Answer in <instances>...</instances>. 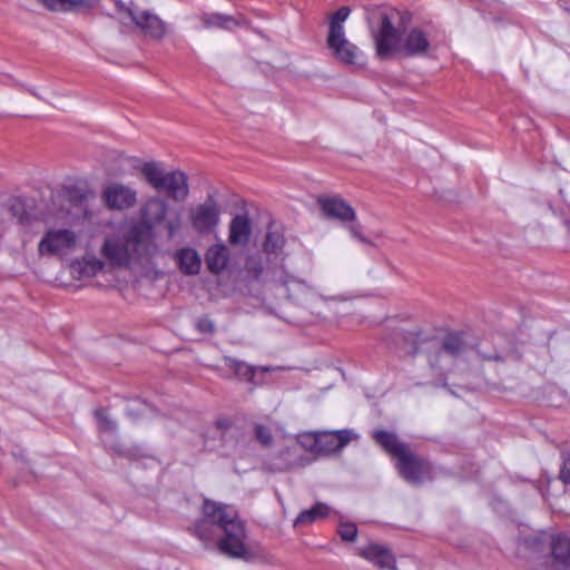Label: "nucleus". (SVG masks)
Returning a JSON list of instances; mask_svg holds the SVG:
<instances>
[{"label":"nucleus","mask_w":570,"mask_h":570,"mask_svg":"<svg viewBox=\"0 0 570 570\" xmlns=\"http://www.w3.org/2000/svg\"><path fill=\"white\" fill-rule=\"evenodd\" d=\"M470 348V344L466 337L462 333H450L442 338L440 346L438 347L435 358L429 357L430 364L435 366L439 357L442 355H449L453 358L459 357L466 353Z\"/></svg>","instance_id":"nucleus-13"},{"label":"nucleus","mask_w":570,"mask_h":570,"mask_svg":"<svg viewBox=\"0 0 570 570\" xmlns=\"http://www.w3.org/2000/svg\"><path fill=\"white\" fill-rule=\"evenodd\" d=\"M229 261V249L225 244L210 246L205 254V262L212 274H220Z\"/></svg>","instance_id":"nucleus-16"},{"label":"nucleus","mask_w":570,"mask_h":570,"mask_svg":"<svg viewBox=\"0 0 570 570\" xmlns=\"http://www.w3.org/2000/svg\"><path fill=\"white\" fill-rule=\"evenodd\" d=\"M203 21L206 27H222L225 29H230L233 26H236V21L230 16H224L219 13L206 16L203 18Z\"/></svg>","instance_id":"nucleus-27"},{"label":"nucleus","mask_w":570,"mask_h":570,"mask_svg":"<svg viewBox=\"0 0 570 570\" xmlns=\"http://www.w3.org/2000/svg\"><path fill=\"white\" fill-rule=\"evenodd\" d=\"M560 479L564 483H570V458H564L563 464L560 471Z\"/></svg>","instance_id":"nucleus-36"},{"label":"nucleus","mask_w":570,"mask_h":570,"mask_svg":"<svg viewBox=\"0 0 570 570\" xmlns=\"http://www.w3.org/2000/svg\"><path fill=\"white\" fill-rule=\"evenodd\" d=\"M12 483L14 487H17L19 484V482L17 480H14Z\"/></svg>","instance_id":"nucleus-43"},{"label":"nucleus","mask_w":570,"mask_h":570,"mask_svg":"<svg viewBox=\"0 0 570 570\" xmlns=\"http://www.w3.org/2000/svg\"><path fill=\"white\" fill-rule=\"evenodd\" d=\"M220 208L213 195H208L206 200L189 209V220L191 227L198 234H208L219 224Z\"/></svg>","instance_id":"nucleus-8"},{"label":"nucleus","mask_w":570,"mask_h":570,"mask_svg":"<svg viewBox=\"0 0 570 570\" xmlns=\"http://www.w3.org/2000/svg\"><path fill=\"white\" fill-rule=\"evenodd\" d=\"M282 284L287 291L288 297L296 303L307 302L308 298L315 294L313 286L292 275L286 274Z\"/></svg>","instance_id":"nucleus-18"},{"label":"nucleus","mask_w":570,"mask_h":570,"mask_svg":"<svg viewBox=\"0 0 570 570\" xmlns=\"http://www.w3.org/2000/svg\"><path fill=\"white\" fill-rule=\"evenodd\" d=\"M355 434L351 430L316 432L314 443H317V452L332 453L343 449Z\"/></svg>","instance_id":"nucleus-12"},{"label":"nucleus","mask_w":570,"mask_h":570,"mask_svg":"<svg viewBox=\"0 0 570 570\" xmlns=\"http://www.w3.org/2000/svg\"><path fill=\"white\" fill-rule=\"evenodd\" d=\"M101 198L109 209L124 210L135 206L137 191L124 184H110L102 190Z\"/></svg>","instance_id":"nucleus-10"},{"label":"nucleus","mask_w":570,"mask_h":570,"mask_svg":"<svg viewBox=\"0 0 570 570\" xmlns=\"http://www.w3.org/2000/svg\"><path fill=\"white\" fill-rule=\"evenodd\" d=\"M480 355L482 356V358L487 360V361H503L504 357L498 353H493V354H490V353H484V352H480Z\"/></svg>","instance_id":"nucleus-38"},{"label":"nucleus","mask_w":570,"mask_h":570,"mask_svg":"<svg viewBox=\"0 0 570 570\" xmlns=\"http://www.w3.org/2000/svg\"><path fill=\"white\" fill-rule=\"evenodd\" d=\"M196 328L203 334H213L215 323L208 316H202L196 320Z\"/></svg>","instance_id":"nucleus-34"},{"label":"nucleus","mask_w":570,"mask_h":570,"mask_svg":"<svg viewBox=\"0 0 570 570\" xmlns=\"http://www.w3.org/2000/svg\"><path fill=\"white\" fill-rule=\"evenodd\" d=\"M255 436L257 441L264 446H269L273 442V435L271 430L264 425L255 426Z\"/></svg>","instance_id":"nucleus-33"},{"label":"nucleus","mask_w":570,"mask_h":570,"mask_svg":"<svg viewBox=\"0 0 570 570\" xmlns=\"http://www.w3.org/2000/svg\"><path fill=\"white\" fill-rule=\"evenodd\" d=\"M373 438L389 454L397 459V469L404 480L420 484L430 478V463L414 454L409 446L401 442L396 434L386 431H374Z\"/></svg>","instance_id":"nucleus-4"},{"label":"nucleus","mask_w":570,"mask_h":570,"mask_svg":"<svg viewBox=\"0 0 570 570\" xmlns=\"http://www.w3.org/2000/svg\"><path fill=\"white\" fill-rule=\"evenodd\" d=\"M157 250L151 225L139 223L128 230L124 239L107 238L101 254L111 267L124 268L134 259L140 263L149 262Z\"/></svg>","instance_id":"nucleus-3"},{"label":"nucleus","mask_w":570,"mask_h":570,"mask_svg":"<svg viewBox=\"0 0 570 570\" xmlns=\"http://www.w3.org/2000/svg\"><path fill=\"white\" fill-rule=\"evenodd\" d=\"M350 13V7H341L328 17L330 26L326 43L335 59L345 65H355L361 51L347 40L343 26Z\"/></svg>","instance_id":"nucleus-7"},{"label":"nucleus","mask_w":570,"mask_h":570,"mask_svg":"<svg viewBox=\"0 0 570 570\" xmlns=\"http://www.w3.org/2000/svg\"><path fill=\"white\" fill-rule=\"evenodd\" d=\"M314 439H316V432L306 433L299 436L298 442L304 449L317 452V443H314Z\"/></svg>","instance_id":"nucleus-35"},{"label":"nucleus","mask_w":570,"mask_h":570,"mask_svg":"<svg viewBox=\"0 0 570 570\" xmlns=\"http://www.w3.org/2000/svg\"><path fill=\"white\" fill-rule=\"evenodd\" d=\"M105 264L97 257L87 256L71 264V274L75 278H89L102 271Z\"/></svg>","instance_id":"nucleus-20"},{"label":"nucleus","mask_w":570,"mask_h":570,"mask_svg":"<svg viewBox=\"0 0 570 570\" xmlns=\"http://www.w3.org/2000/svg\"><path fill=\"white\" fill-rule=\"evenodd\" d=\"M551 554L553 567L558 570H570V540L558 534L552 538Z\"/></svg>","instance_id":"nucleus-17"},{"label":"nucleus","mask_w":570,"mask_h":570,"mask_svg":"<svg viewBox=\"0 0 570 570\" xmlns=\"http://www.w3.org/2000/svg\"><path fill=\"white\" fill-rule=\"evenodd\" d=\"M285 238L282 233L268 229L263 243V250L266 254L277 255L284 247Z\"/></svg>","instance_id":"nucleus-25"},{"label":"nucleus","mask_w":570,"mask_h":570,"mask_svg":"<svg viewBox=\"0 0 570 570\" xmlns=\"http://www.w3.org/2000/svg\"><path fill=\"white\" fill-rule=\"evenodd\" d=\"M338 534L343 541H355L357 538L356 524L352 522H341L338 527Z\"/></svg>","instance_id":"nucleus-32"},{"label":"nucleus","mask_w":570,"mask_h":570,"mask_svg":"<svg viewBox=\"0 0 570 570\" xmlns=\"http://www.w3.org/2000/svg\"><path fill=\"white\" fill-rule=\"evenodd\" d=\"M252 235V224L246 215H236L229 224L228 242L233 246H246Z\"/></svg>","instance_id":"nucleus-15"},{"label":"nucleus","mask_w":570,"mask_h":570,"mask_svg":"<svg viewBox=\"0 0 570 570\" xmlns=\"http://www.w3.org/2000/svg\"><path fill=\"white\" fill-rule=\"evenodd\" d=\"M229 367L234 371L235 375H237L239 379L246 380L250 383H255V375L257 372H266L268 371L267 367H255L250 366L244 362L230 360Z\"/></svg>","instance_id":"nucleus-24"},{"label":"nucleus","mask_w":570,"mask_h":570,"mask_svg":"<svg viewBox=\"0 0 570 570\" xmlns=\"http://www.w3.org/2000/svg\"><path fill=\"white\" fill-rule=\"evenodd\" d=\"M175 261L185 275H197L200 271L202 259L196 249L185 247L176 252Z\"/></svg>","instance_id":"nucleus-19"},{"label":"nucleus","mask_w":570,"mask_h":570,"mask_svg":"<svg viewBox=\"0 0 570 570\" xmlns=\"http://www.w3.org/2000/svg\"><path fill=\"white\" fill-rule=\"evenodd\" d=\"M245 271L252 278H259L264 272L263 259L261 255H252L247 257L245 263Z\"/></svg>","instance_id":"nucleus-29"},{"label":"nucleus","mask_w":570,"mask_h":570,"mask_svg":"<svg viewBox=\"0 0 570 570\" xmlns=\"http://www.w3.org/2000/svg\"><path fill=\"white\" fill-rule=\"evenodd\" d=\"M564 225L567 226V228L570 233V217L564 220Z\"/></svg>","instance_id":"nucleus-41"},{"label":"nucleus","mask_w":570,"mask_h":570,"mask_svg":"<svg viewBox=\"0 0 570 570\" xmlns=\"http://www.w3.org/2000/svg\"><path fill=\"white\" fill-rule=\"evenodd\" d=\"M75 197L78 199V202H79V206L81 207V209H82V210H83V213L86 214V213H87V209H86V205H85V203H86V199H87V195H86V194H82V193H81V194L77 193V195H76Z\"/></svg>","instance_id":"nucleus-39"},{"label":"nucleus","mask_w":570,"mask_h":570,"mask_svg":"<svg viewBox=\"0 0 570 570\" xmlns=\"http://www.w3.org/2000/svg\"><path fill=\"white\" fill-rule=\"evenodd\" d=\"M163 222L165 223L168 238L175 237L183 226L181 214L178 210L170 213L168 216L166 215Z\"/></svg>","instance_id":"nucleus-28"},{"label":"nucleus","mask_w":570,"mask_h":570,"mask_svg":"<svg viewBox=\"0 0 570 570\" xmlns=\"http://www.w3.org/2000/svg\"><path fill=\"white\" fill-rule=\"evenodd\" d=\"M168 204L159 197L149 198L141 208L144 219L151 223H160L166 218Z\"/></svg>","instance_id":"nucleus-22"},{"label":"nucleus","mask_w":570,"mask_h":570,"mask_svg":"<svg viewBox=\"0 0 570 570\" xmlns=\"http://www.w3.org/2000/svg\"><path fill=\"white\" fill-rule=\"evenodd\" d=\"M115 19L128 30H137L145 37L160 40L166 35L165 22L155 13L140 10L134 2H115Z\"/></svg>","instance_id":"nucleus-5"},{"label":"nucleus","mask_w":570,"mask_h":570,"mask_svg":"<svg viewBox=\"0 0 570 570\" xmlns=\"http://www.w3.org/2000/svg\"><path fill=\"white\" fill-rule=\"evenodd\" d=\"M317 204L322 214L328 219L353 222L356 218L355 210L340 197H318Z\"/></svg>","instance_id":"nucleus-11"},{"label":"nucleus","mask_w":570,"mask_h":570,"mask_svg":"<svg viewBox=\"0 0 570 570\" xmlns=\"http://www.w3.org/2000/svg\"><path fill=\"white\" fill-rule=\"evenodd\" d=\"M358 556L381 569L397 570L394 554L384 546L370 543L360 550Z\"/></svg>","instance_id":"nucleus-14"},{"label":"nucleus","mask_w":570,"mask_h":570,"mask_svg":"<svg viewBox=\"0 0 570 570\" xmlns=\"http://www.w3.org/2000/svg\"><path fill=\"white\" fill-rule=\"evenodd\" d=\"M128 414L134 415V411L131 409H128Z\"/></svg>","instance_id":"nucleus-42"},{"label":"nucleus","mask_w":570,"mask_h":570,"mask_svg":"<svg viewBox=\"0 0 570 570\" xmlns=\"http://www.w3.org/2000/svg\"><path fill=\"white\" fill-rule=\"evenodd\" d=\"M147 183L158 193L176 202H184L189 194L188 176L181 170L165 171L159 163L147 161L139 167Z\"/></svg>","instance_id":"nucleus-6"},{"label":"nucleus","mask_w":570,"mask_h":570,"mask_svg":"<svg viewBox=\"0 0 570 570\" xmlns=\"http://www.w3.org/2000/svg\"><path fill=\"white\" fill-rule=\"evenodd\" d=\"M350 232H351L353 237L360 239L363 243H368V240L361 234L358 225L351 226L350 227Z\"/></svg>","instance_id":"nucleus-37"},{"label":"nucleus","mask_w":570,"mask_h":570,"mask_svg":"<svg viewBox=\"0 0 570 570\" xmlns=\"http://www.w3.org/2000/svg\"><path fill=\"white\" fill-rule=\"evenodd\" d=\"M30 95L35 96L38 99H41L40 95L37 92L36 88L28 87L26 85H21Z\"/></svg>","instance_id":"nucleus-40"},{"label":"nucleus","mask_w":570,"mask_h":570,"mask_svg":"<svg viewBox=\"0 0 570 570\" xmlns=\"http://www.w3.org/2000/svg\"><path fill=\"white\" fill-rule=\"evenodd\" d=\"M218 529L225 533L218 541L219 551L233 558H245L246 532L236 510L230 505L205 500L203 518L195 522L193 531L203 542L208 543L212 542Z\"/></svg>","instance_id":"nucleus-2"},{"label":"nucleus","mask_w":570,"mask_h":570,"mask_svg":"<svg viewBox=\"0 0 570 570\" xmlns=\"http://www.w3.org/2000/svg\"><path fill=\"white\" fill-rule=\"evenodd\" d=\"M52 12H70L86 6V0H36Z\"/></svg>","instance_id":"nucleus-23"},{"label":"nucleus","mask_w":570,"mask_h":570,"mask_svg":"<svg viewBox=\"0 0 570 570\" xmlns=\"http://www.w3.org/2000/svg\"><path fill=\"white\" fill-rule=\"evenodd\" d=\"M293 451L294 450L289 448L281 451L278 456L274 461L267 463V469L271 472H283L293 469L294 462L289 460V456L292 455Z\"/></svg>","instance_id":"nucleus-26"},{"label":"nucleus","mask_w":570,"mask_h":570,"mask_svg":"<svg viewBox=\"0 0 570 570\" xmlns=\"http://www.w3.org/2000/svg\"><path fill=\"white\" fill-rule=\"evenodd\" d=\"M403 338L404 348L407 353L415 354L419 352L420 344L423 343V341L420 338V334L417 332H405Z\"/></svg>","instance_id":"nucleus-31"},{"label":"nucleus","mask_w":570,"mask_h":570,"mask_svg":"<svg viewBox=\"0 0 570 570\" xmlns=\"http://www.w3.org/2000/svg\"><path fill=\"white\" fill-rule=\"evenodd\" d=\"M95 417L101 431L109 433H114L117 431V423L108 415L106 409L96 410Z\"/></svg>","instance_id":"nucleus-30"},{"label":"nucleus","mask_w":570,"mask_h":570,"mask_svg":"<svg viewBox=\"0 0 570 570\" xmlns=\"http://www.w3.org/2000/svg\"><path fill=\"white\" fill-rule=\"evenodd\" d=\"M399 18L400 12L387 6L367 9L366 19L377 56L386 59L396 52L409 57L425 55L430 48L428 35L419 27H414L401 38L394 27V22Z\"/></svg>","instance_id":"nucleus-1"},{"label":"nucleus","mask_w":570,"mask_h":570,"mask_svg":"<svg viewBox=\"0 0 570 570\" xmlns=\"http://www.w3.org/2000/svg\"><path fill=\"white\" fill-rule=\"evenodd\" d=\"M332 509L324 502H316L312 508L303 510L296 517L294 527L312 524L318 520L327 518Z\"/></svg>","instance_id":"nucleus-21"},{"label":"nucleus","mask_w":570,"mask_h":570,"mask_svg":"<svg viewBox=\"0 0 570 570\" xmlns=\"http://www.w3.org/2000/svg\"><path fill=\"white\" fill-rule=\"evenodd\" d=\"M77 235L71 229H50L45 233L39 243L40 254L59 255L76 246Z\"/></svg>","instance_id":"nucleus-9"}]
</instances>
